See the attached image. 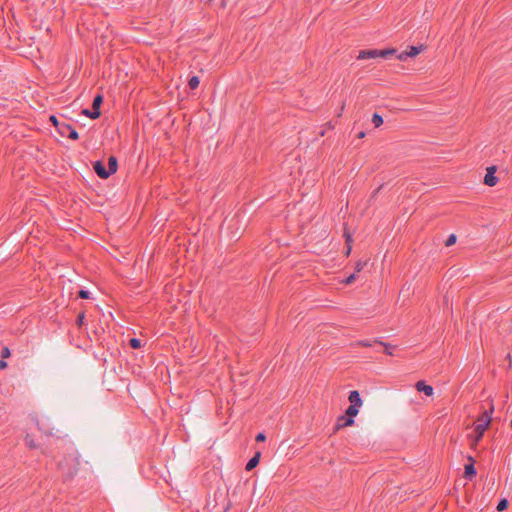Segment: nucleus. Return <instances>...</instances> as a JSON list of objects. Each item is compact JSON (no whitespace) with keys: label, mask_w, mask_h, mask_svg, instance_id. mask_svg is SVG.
Masks as SVG:
<instances>
[{"label":"nucleus","mask_w":512,"mask_h":512,"mask_svg":"<svg viewBox=\"0 0 512 512\" xmlns=\"http://www.w3.org/2000/svg\"><path fill=\"white\" fill-rule=\"evenodd\" d=\"M7 367V363L4 360H0V369H4Z\"/></svg>","instance_id":"32"},{"label":"nucleus","mask_w":512,"mask_h":512,"mask_svg":"<svg viewBox=\"0 0 512 512\" xmlns=\"http://www.w3.org/2000/svg\"><path fill=\"white\" fill-rule=\"evenodd\" d=\"M372 123L374 124V126L377 128V127H380L382 124H383V118L380 114L378 113H374L372 115Z\"/></svg>","instance_id":"18"},{"label":"nucleus","mask_w":512,"mask_h":512,"mask_svg":"<svg viewBox=\"0 0 512 512\" xmlns=\"http://www.w3.org/2000/svg\"><path fill=\"white\" fill-rule=\"evenodd\" d=\"M93 169L95 173L100 177L101 179H107L111 176V172L105 167L102 161L97 160L93 163Z\"/></svg>","instance_id":"4"},{"label":"nucleus","mask_w":512,"mask_h":512,"mask_svg":"<svg viewBox=\"0 0 512 512\" xmlns=\"http://www.w3.org/2000/svg\"><path fill=\"white\" fill-rule=\"evenodd\" d=\"M25 441H26V444L29 447H31V448H35L36 447L35 442L32 439H30L29 436L26 437Z\"/></svg>","instance_id":"24"},{"label":"nucleus","mask_w":512,"mask_h":512,"mask_svg":"<svg viewBox=\"0 0 512 512\" xmlns=\"http://www.w3.org/2000/svg\"><path fill=\"white\" fill-rule=\"evenodd\" d=\"M364 137H365V132L362 131L358 134V138H364Z\"/></svg>","instance_id":"35"},{"label":"nucleus","mask_w":512,"mask_h":512,"mask_svg":"<svg viewBox=\"0 0 512 512\" xmlns=\"http://www.w3.org/2000/svg\"><path fill=\"white\" fill-rule=\"evenodd\" d=\"M10 355V350L5 347L3 350H2V357H8Z\"/></svg>","instance_id":"31"},{"label":"nucleus","mask_w":512,"mask_h":512,"mask_svg":"<svg viewBox=\"0 0 512 512\" xmlns=\"http://www.w3.org/2000/svg\"><path fill=\"white\" fill-rule=\"evenodd\" d=\"M359 344H360L361 346H363V347H371V346H372V342H371V341H369V340H361V341L359 342Z\"/></svg>","instance_id":"25"},{"label":"nucleus","mask_w":512,"mask_h":512,"mask_svg":"<svg viewBox=\"0 0 512 512\" xmlns=\"http://www.w3.org/2000/svg\"><path fill=\"white\" fill-rule=\"evenodd\" d=\"M350 251H351V247H348V249H346L347 254H349Z\"/></svg>","instance_id":"36"},{"label":"nucleus","mask_w":512,"mask_h":512,"mask_svg":"<svg viewBox=\"0 0 512 512\" xmlns=\"http://www.w3.org/2000/svg\"><path fill=\"white\" fill-rule=\"evenodd\" d=\"M364 265L365 263L358 262L356 264V272H360L363 269Z\"/></svg>","instance_id":"30"},{"label":"nucleus","mask_w":512,"mask_h":512,"mask_svg":"<svg viewBox=\"0 0 512 512\" xmlns=\"http://www.w3.org/2000/svg\"><path fill=\"white\" fill-rule=\"evenodd\" d=\"M82 113H83L85 116H87V117H89L90 119H92V116H91V115H93V114H92V109H91V110H90V109H83Z\"/></svg>","instance_id":"29"},{"label":"nucleus","mask_w":512,"mask_h":512,"mask_svg":"<svg viewBox=\"0 0 512 512\" xmlns=\"http://www.w3.org/2000/svg\"><path fill=\"white\" fill-rule=\"evenodd\" d=\"M397 58H398L399 60H401V61H405V60H407V59L409 58V56H408V55H405V51H404V52H401V53L397 56Z\"/></svg>","instance_id":"28"},{"label":"nucleus","mask_w":512,"mask_h":512,"mask_svg":"<svg viewBox=\"0 0 512 512\" xmlns=\"http://www.w3.org/2000/svg\"><path fill=\"white\" fill-rule=\"evenodd\" d=\"M78 297L81 299H90L91 293L88 290L80 289L78 291Z\"/></svg>","instance_id":"20"},{"label":"nucleus","mask_w":512,"mask_h":512,"mask_svg":"<svg viewBox=\"0 0 512 512\" xmlns=\"http://www.w3.org/2000/svg\"><path fill=\"white\" fill-rule=\"evenodd\" d=\"M117 159L114 156L109 157L108 159V170L111 172V175L117 171Z\"/></svg>","instance_id":"14"},{"label":"nucleus","mask_w":512,"mask_h":512,"mask_svg":"<svg viewBox=\"0 0 512 512\" xmlns=\"http://www.w3.org/2000/svg\"><path fill=\"white\" fill-rule=\"evenodd\" d=\"M416 389L419 392H423L427 396L433 395L434 389L431 385L426 384L425 381H418L416 383Z\"/></svg>","instance_id":"10"},{"label":"nucleus","mask_w":512,"mask_h":512,"mask_svg":"<svg viewBox=\"0 0 512 512\" xmlns=\"http://www.w3.org/2000/svg\"><path fill=\"white\" fill-rule=\"evenodd\" d=\"M84 318H85L84 313L79 314L78 317H77V320H76L77 324L78 325H82L83 321H84Z\"/></svg>","instance_id":"26"},{"label":"nucleus","mask_w":512,"mask_h":512,"mask_svg":"<svg viewBox=\"0 0 512 512\" xmlns=\"http://www.w3.org/2000/svg\"><path fill=\"white\" fill-rule=\"evenodd\" d=\"M359 409L358 407H355V406H352V405H349V407L346 409L345 411V415L348 417V418H352L354 419V417L359 413Z\"/></svg>","instance_id":"15"},{"label":"nucleus","mask_w":512,"mask_h":512,"mask_svg":"<svg viewBox=\"0 0 512 512\" xmlns=\"http://www.w3.org/2000/svg\"><path fill=\"white\" fill-rule=\"evenodd\" d=\"M375 342L379 343L385 347V353H387L388 355H392V351H391L392 346L390 344L383 343L382 341H378V340H375Z\"/></svg>","instance_id":"22"},{"label":"nucleus","mask_w":512,"mask_h":512,"mask_svg":"<svg viewBox=\"0 0 512 512\" xmlns=\"http://www.w3.org/2000/svg\"><path fill=\"white\" fill-rule=\"evenodd\" d=\"M422 50V46H410L408 50L405 51V55H408L409 58H413L417 56Z\"/></svg>","instance_id":"13"},{"label":"nucleus","mask_w":512,"mask_h":512,"mask_svg":"<svg viewBox=\"0 0 512 512\" xmlns=\"http://www.w3.org/2000/svg\"><path fill=\"white\" fill-rule=\"evenodd\" d=\"M199 83L200 79L198 76H192L188 81L189 88L192 90L196 89L199 86Z\"/></svg>","instance_id":"17"},{"label":"nucleus","mask_w":512,"mask_h":512,"mask_svg":"<svg viewBox=\"0 0 512 512\" xmlns=\"http://www.w3.org/2000/svg\"><path fill=\"white\" fill-rule=\"evenodd\" d=\"M260 457H261V453L260 452H256L253 457H251L248 462L246 463V466H245V469L247 471H251L253 470L258 464H259V461H260Z\"/></svg>","instance_id":"11"},{"label":"nucleus","mask_w":512,"mask_h":512,"mask_svg":"<svg viewBox=\"0 0 512 512\" xmlns=\"http://www.w3.org/2000/svg\"><path fill=\"white\" fill-rule=\"evenodd\" d=\"M483 436H480L479 433H476V437H475V443H478L481 439H482Z\"/></svg>","instance_id":"34"},{"label":"nucleus","mask_w":512,"mask_h":512,"mask_svg":"<svg viewBox=\"0 0 512 512\" xmlns=\"http://www.w3.org/2000/svg\"><path fill=\"white\" fill-rule=\"evenodd\" d=\"M50 120H51V122L56 126V122H58V120H57L56 116L52 115V116L50 117Z\"/></svg>","instance_id":"33"},{"label":"nucleus","mask_w":512,"mask_h":512,"mask_svg":"<svg viewBox=\"0 0 512 512\" xmlns=\"http://www.w3.org/2000/svg\"><path fill=\"white\" fill-rule=\"evenodd\" d=\"M59 469L61 470V472L65 476L66 480L72 478L75 475V473H76V468L75 467H70V468H68L66 470L65 464L62 463V462L59 463Z\"/></svg>","instance_id":"12"},{"label":"nucleus","mask_w":512,"mask_h":512,"mask_svg":"<svg viewBox=\"0 0 512 512\" xmlns=\"http://www.w3.org/2000/svg\"><path fill=\"white\" fill-rule=\"evenodd\" d=\"M266 439V435L264 433H258L256 435V441L257 442H261V441H264Z\"/></svg>","instance_id":"27"},{"label":"nucleus","mask_w":512,"mask_h":512,"mask_svg":"<svg viewBox=\"0 0 512 512\" xmlns=\"http://www.w3.org/2000/svg\"><path fill=\"white\" fill-rule=\"evenodd\" d=\"M493 411L494 406L491 404L490 408L485 410L484 413L477 419L475 424V433H479L480 436L484 435L486 429L491 423Z\"/></svg>","instance_id":"2"},{"label":"nucleus","mask_w":512,"mask_h":512,"mask_svg":"<svg viewBox=\"0 0 512 512\" xmlns=\"http://www.w3.org/2000/svg\"><path fill=\"white\" fill-rule=\"evenodd\" d=\"M396 52L395 49L389 48L384 50L378 49H369V50H361L357 56L358 60H366V59H375V58H387L388 56L394 54Z\"/></svg>","instance_id":"1"},{"label":"nucleus","mask_w":512,"mask_h":512,"mask_svg":"<svg viewBox=\"0 0 512 512\" xmlns=\"http://www.w3.org/2000/svg\"><path fill=\"white\" fill-rule=\"evenodd\" d=\"M56 128L62 137H67L71 140H77L79 138L78 132L70 124L56 122Z\"/></svg>","instance_id":"3"},{"label":"nucleus","mask_w":512,"mask_h":512,"mask_svg":"<svg viewBox=\"0 0 512 512\" xmlns=\"http://www.w3.org/2000/svg\"><path fill=\"white\" fill-rule=\"evenodd\" d=\"M350 240H351V236H350V235H348V236H347V242H349Z\"/></svg>","instance_id":"37"},{"label":"nucleus","mask_w":512,"mask_h":512,"mask_svg":"<svg viewBox=\"0 0 512 512\" xmlns=\"http://www.w3.org/2000/svg\"><path fill=\"white\" fill-rule=\"evenodd\" d=\"M355 278H356V274H355V273H353V274L349 275V276L345 279L344 283H345V284H351V283L355 280Z\"/></svg>","instance_id":"23"},{"label":"nucleus","mask_w":512,"mask_h":512,"mask_svg":"<svg viewBox=\"0 0 512 512\" xmlns=\"http://www.w3.org/2000/svg\"><path fill=\"white\" fill-rule=\"evenodd\" d=\"M348 400L350 405L360 408L362 406V399L360 393L357 390L350 391Z\"/></svg>","instance_id":"9"},{"label":"nucleus","mask_w":512,"mask_h":512,"mask_svg":"<svg viewBox=\"0 0 512 512\" xmlns=\"http://www.w3.org/2000/svg\"><path fill=\"white\" fill-rule=\"evenodd\" d=\"M456 239H457V237H456V235H455V234H450V235L448 236L447 240H446L445 245L449 247V246H451V245L455 244Z\"/></svg>","instance_id":"21"},{"label":"nucleus","mask_w":512,"mask_h":512,"mask_svg":"<svg viewBox=\"0 0 512 512\" xmlns=\"http://www.w3.org/2000/svg\"><path fill=\"white\" fill-rule=\"evenodd\" d=\"M354 424V419L348 418L346 415H340L335 424V429L339 430L344 427L352 426Z\"/></svg>","instance_id":"7"},{"label":"nucleus","mask_w":512,"mask_h":512,"mask_svg":"<svg viewBox=\"0 0 512 512\" xmlns=\"http://www.w3.org/2000/svg\"><path fill=\"white\" fill-rule=\"evenodd\" d=\"M495 171H496L495 166L487 168V173L484 176V183L487 186L492 187V186L496 185L498 178L495 176Z\"/></svg>","instance_id":"6"},{"label":"nucleus","mask_w":512,"mask_h":512,"mask_svg":"<svg viewBox=\"0 0 512 512\" xmlns=\"http://www.w3.org/2000/svg\"><path fill=\"white\" fill-rule=\"evenodd\" d=\"M129 345L133 349H139L141 347V340L138 338H131L129 341Z\"/></svg>","instance_id":"19"},{"label":"nucleus","mask_w":512,"mask_h":512,"mask_svg":"<svg viewBox=\"0 0 512 512\" xmlns=\"http://www.w3.org/2000/svg\"><path fill=\"white\" fill-rule=\"evenodd\" d=\"M103 102V96L101 94H97L94 99H93V102H92V119H97L100 117L101 115V112H100V106Z\"/></svg>","instance_id":"5"},{"label":"nucleus","mask_w":512,"mask_h":512,"mask_svg":"<svg viewBox=\"0 0 512 512\" xmlns=\"http://www.w3.org/2000/svg\"><path fill=\"white\" fill-rule=\"evenodd\" d=\"M470 460L469 464L465 465L464 476L468 480H472V478L477 474L476 468L474 466V459L472 456L468 458Z\"/></svg>","instance_id":"8"},{"label":"nucleus","mask_w":512,"mask_h":512,"mask_svg":"<svg viewBox=\"0 0 512 512\" xmlns=\"http://www.w3.org/2000/svg\"><path fill=\"white\" fill-rule=\"evenodd\" d=\"M508 505H509L508 500L506 498H502L499 500L496 509H497V511L502 512L508 508Z\"/></svg>","instance_id":"16"}]
</instances>
